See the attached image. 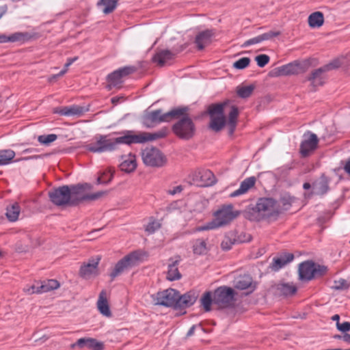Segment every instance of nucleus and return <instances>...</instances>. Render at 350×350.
<instances>
[{"label": "nucleus", "instance_id": "f257e3e1", "mask_svg": "<svg viewBox=\"0 0 350 350\" xmlns=\"http://www.w3.org/2000/svg\"><path fill=\"white\" fill-rule=\"evenodd\" d=\"M122 136L111 138L109 135H99L96 141L87 145V150L94 153L112 152L117 150L120 145L133 144H143L146 142L154 141L164 138L168 133L167 128H163L155 133L135 132L127 130L122 133Z\"/></svg>", "mask_w": 350, "mask_h": 350}, {"label": "nucleus", "instance_id": "f03ea898", "mask_svg": "<svg viewBox=\"0 0 350 350\" xmlns=\"http://www.w3.org/2000/svg\"><path fill=\"white\" fill-rule=\"evenodd\" d=\"M208 111L211 118L209 126L215 131H219L224 128L226 123L224 113H228L229 134L231 135L234 133L239 114L236 105H232L230 100H226L221 103L211 105Z\"/></svg>", "mask_w": 350, "mask_h": 350}, {"label": "nucleus", "instance_id": "7ed1b4c3", "mask_svg": "<svg viewBox=\"0 0 350 350\" xmlns=\"http://www.w3.org/2000/svg\"><path fill=\"white\" fill-rule=\"evenodd\" d=\"M188 109V107L183 106L172 109L165 113H162L161 109L147 111L142 117V123L148 128H152L159 123L170 122L176 117H179L180 115L185 113Z\"/></svg>", "mask_w": 350, "mask_h": 350}, {"label": "nucleus", "instance_id": "20e7f679", "mask_svg": "<svg viewBox=\"0 0 350 350\" xmlns=\"http://www.w3.org/2000/svg\"><path fill=\"white\" fill-rule=\"evenodd\" d=\"M85 188H90V185H64L52 189L49 192L50 200L56 206H64L71 204L72 195L78 193L80 190Z\"/></svg>", "mask_w": 350, "mask_h": 350}, {"label": "nucleus", "instance_id": "39448f33", "mask_svg": "<svg viewBox=\"0 0 350 350\" xmlns=\"http://www.w3.org/2000/svg\"><path fill=\"white\" fill-rule=\"evenodd\" d=\"M188 111L185 113L176 117L178 119L172 126L174 133L182 139L189 140L191 139L196 133V126L191 118L188 115Z\"/></svg>", "mask_w": 350, "mask_h": 350}, {"label": "nucleus", "instance_id": "423d86ee", "mask_svg": "<svg viewBox=\"0 0 350 350\" xmlns=\"http://www.w3.org/2000/svg\"><path fill=\"white\" fill-rule=\"evenodd\" d=\"M233 206L228 205L223 206L215 214V219L202 227V230H210L224 226L229 224L238 215V213L233 211Z\"/></svg>", "mask_w": 350, "mask_h": 350}, {"label": "nucleus", "instance_id": "0eeeda50", "mask_svg": "<svg viewBox=\"0 0 350 350\" xmlns=\"http://www.w3.org/2000/svg\"><path fill=\"white\" fill-rule=\"evenodd\" d=\"M140 258L138 252H133L118 261L109 273L111 280L137 265Z\"/></svg>", "mask_w": 350, "mask_h": 350}, {"label": "nucleus", "instance_id": "6e6552de", "mask_svg": "<svg viewBox=\"0 0 350 350\" xmlns=\"http://www.w3.org/2000/svg\"><path fill=\"white\" fill-rule=\"evenodd\" d=\"M144 163L150 167H161L167 163L166 157L156 147H146L142 151Z\"/></svg>", "mask_w": 350, "mask_h": 350}, {"label": "nucleus", "instance_id": "1a4fd4ad", "mask_svg": "<svg viewBox=\"0 0 350 350\" xmlns=\"http://www.w3.org/2000/svg\"><path fill=\"white\" fill-rule=\"evenodd\" d=\"M327 271L326 267L306 261L299 266V275L301 280H310L314 277L323 275Z\"/></svg>", "mask_w": 350, "mask_h": 350}, {"label": "nucleus", "instance_id": "9d476101", "mask_svg": "<svg viewBox=\"0 0 350 350\" xmlns=\"http://www.w3.org/2000/svg\"><path fill=\"white\" fill-rule=\"evenodd\" d=\"M255 210L262 218L276 216L280 213L277 202L273 198H260L256 205Z\"/></svg>", "mask_w": 350, "mask_h": 350}, {"label": "nucleus", "instance_id": "9b49d317", "mask_svg": "<svg viewBox=\"0 0 350 350\" xmlns=\"http://www.w3.org/2000/svg\"><path fill=\"white\" fill-rule=\"evenodd\" d=\"M234 291L226 286L217 288L213 293V303L220 308H227L233 304Z\"/></svg>", "mask_w": 350, "mask_h": 350}, {"label": "nucleus", "instance_id": "f8f14e48", "mask_svg": "<svg viewBox=\"0 0 350 350\" xmlns=\"http://www.w3.org/2000/svg\"><path fill=\"white\" fill-rule=\"evenodd\" d=\"M153 300L156 305L173 307L176 309L178 291L173 288H168L158 292L152 295Z\"/></svg>", "mask_w": 350, "mask_h": 350}, {"label": "nucleus", "instance_id": "ddd939ff", "mask_svg": "<svg viewBox=\"0 0 350 350\" xmlns=\"http://www.w3.org/2000/svg\"><path fill=\"white\" fill-rule=\"evenodd\" d=\"M309 67L308 62H293L288 64L280 66L276 68V73L278 76H288L299 75L305 72Z\"/></svg>", "mask_w": 350, "mask_h": 350}, {"label": "nucleus", "instance_id": "4468645a", "mask_svg": "<svg viewBox=\"0 0 350 350\" xmlns=\"http://www.w3.org/2000/svg\"><path fill=\"white\" fill-rule=\"evenodd\" d=\"M319 139L316 134L308 131L304 135V139L300 144V154L302 157H308L317 148Z\"/></svg>", "mask_w": 350, "mask_h": 350}, {"label": "nucleus", "instance_id": "2eb2a0df", "mask_svg": "<svg viewBox=\"0 0 350 350\" xmlns=\"http://www.w3.org/2000/svg\"><path fill=\"white\" fill-rule=\"evenodd\" d=\"M100 260V257L92 258L90 261L83 265L79 271V275L84 279H90L99 274L98 265Z\"/></svg>", "mask_w": 350, "mask_h": 350}, {"label": "nucleus", "instance_id": "dca6fc26", "mask_svg": "<svg viewBox=\"0 0 350 350\" xmlns=\"http://www.w3.org/2000/svg\"><path fill=\"white\" fill-rule=\"evenodd\" d=\"M234 288L239 290H247V294L252 293L256 288V284L249 275H239L233 281Z\"/></svg>", "mask_w": 350, "mask_h": 350}, {"label": "nucleus", "instance_id": "f3484780", "mask_svg": "<svg viewBox=\"0 0 350 350\" xmlns=\"http://www.w3.org/2000/svg\"><path fill=\"white\" fill-rule=\"evenodd\" d=\"M185 47L182 46L178 51H170L167 49L157 50L154 55L152 57V61L159 66H163L170 60L173 59L176 55L182 51Z\"/></svg>", "mask_w": 350, "mask_h": 350}, {"label": "nucleus", "instance_id": "a211bd4d", "mask_svg": "<svg viewBox=\"0 0 350 350\" xmlns=\"http://www.w3.org/2000/svg\"><path fill=\"white\" fill-rule=\"evenodd\" d=\"M297 287L290 283H278L272 285L270 288L271 292L276 296H291L297 292Z\"/></svg>", "mask_w": 350, "mask_h": 350}, {"label": "nucleus", "instance_id": "6ab92c4d", "mask_svg": "<svg viewBox=\"0 0 350 350\" xmlns=\"http://www.w3.org/2000/svg\"><path fill=\"white\" fill-rule=\"evenodd\" d=\"M194 180L202 187L211 186L216 183L215 175L208 170H200L196 172Z\"/></svg>", "mask_w": 350, "mask_h": 350}, {"label": "nucleus", "instance_id": "aec40b11", "mask_svg": "<svg viewBox=\"0 0 350 350\" xmlns=\"http://www.w3.org/2000/svg\"><path fill=\"white\" fill-rule=\"evenodd\" d=\"M196 299L197 296L194 292L189 291L183 295H180L178 291L176 309L189 307L196 302Z\"/></svg>", "mask_w": 350, "mask_h": 350}, {"label": "nucleus", "instance_id": "412c9836", "mask_svg": "<svg viewBox=\"0 0 350 350\" xmlns=\"http://www.w3.org/2000/svg\"><path fill=\"white\" fill-rule=\"evenodd\" d=\"M84 112L83 107L78 105H71L63 107L55 108L54 113L66 116H80Z\"/></svg>", "mask_w": 350, "mask_h": 350}, {"label": "nucleus", "instance_id": "4be33fe9", "mask_svg": "<svg viewBox=\"0 0 350 350\" xmlns=\"http://www.w3.org/2000/svg\"><path fill=\"white\" fill-rule=\"evenodd\" d=\"M214 33L212 30H205L200 32L196 37L195 43L199 50H202L206 46L211 42V38Z\"/></svg>", "mask_w": 350, "mask_h": 350}, {"label": "nucleus", "instance_id": "5701e85b", "mask_svg": "<svg viewBox=\"0 0 350 350\" xmlns=\"http://www.w3.org/2000/svg\"><path fill=\"white\" fill-rule=\"evenodd\" d=\"M255 183V177L251 176L245 178L243 181L241 182L239 188L231 193L230 196L232 198H235L247 193L250 189L254 186Z\"/></svg>", "mask_w": 350, "mask_h": 350}, {"label": "nucleus", "instance_id": "b1692460", "mask_svg": "<svg viewBox=\"0 0 350 350\" xmlns=\"http://www.w3.org/2000/svg\"><path fill=\"white\" fill-rule=\"evenodd\" d=\"M97 307L99 312L104 316L109 317L111 316V313L109 309L107 293L105 290H103L98 297V299L97 301Z\"/></svg>", "mask_w": 350, "mask_h": 350}, {"label": "nucleus", "instance_id": "393cba45", "mask_svg": "<svg viewBox=\"0 0 350 350\" xmlns=\"http://www.w3.org/2000/svg\"><path fill=\"white\" fill-rule=\"evenodd\" d=\"M327 68L321 67L314 70L311 75L307 77V80L311 82L312 85L319 86L324 83V74Z\"/></svg>", "mask_w": 350, "mask_h": 350}, {"label": "nucleus", "instance_id": "a878e982", "mask_svg": "<svg viewBox=\"0 0 350 350\" xmlns=\"http://www.w3.org/2000/svg\"><path fill=\"white\" fill-rule=\"evenodd\" d=\"M294 258V256L292 254L288 253L283 256L273 259L272 263L269 267L271 270L277 271L286 265L287 263L292 261Z\"/></svg>", "mask_w": 350, "mask_h": 350}, {"label": "nucleus", "instance_id": "bb28decb", "mask_svg": "<svg viewBox=\"0 0 350 350\" xmlns=\"http://www.w3.org/2000/svg\"><path fill=\"white\" fill-rule=\"evenodd\" d=\"M328 184L329 180L324 174H323L318 180L314 182L312 188L317 194L323 195L329 189Z\"/></svg>", "mask_w": 350, "mask_h": 350}, {"label": "nucleus", "instance_id": "cd10ccee", "mask_svg": "<svg viewBox=\"0 0 350 350\" xmlns=\"http://www.w3.org/2000/svg\"><path fill=\"white\" fill-rule=\"evenodd\" d=\"M137 167L135 157L130 154L125 159H124L120 164V168L122 171L126 173L133 172Z\"/></svg>", "mask_w": 350, "mask_h": 350}, {"label": "nucleus", "instance_id": "c85d7f7f", "mask_svg": "<svg viewBox=\"0 0 350 350\" xmlns=\"http://www.w3.org/2000/svg\"><path fill=\"white\" fill-rule=\"evenodd\" d=\"M170 260H172V262L168 265L167 279L170 281L179 280L181 278V274L178 269L179 260H173L170 259Z\"/></svg>", "mask_w": 350, "mask_h": 350}, {"label": "nucleus", "instance_id": "c756f323", "mask_svg": "<svg viewBox=\"0 0 350 350\" xmlns=\"http://www.w3.org/2000/svg\"><path fill=\"white\" fill-rule=\"evenodd\" d=\"M308 21L310 27H320L323 25L324 23L323 14L319 11L314 12L308 16Z\"/></svg>", "mask_w": 350, "mask_h": 350}, {"label": "nucleus", "instance_id": "7c9ffc66", "mask_svg": "<svg viewBox=\"0 0 350 350\" xmlns=\"http://www.w3.org/2000/svg\"><path fill=\"white\" fill-rule=\"evenodd\" d=\"M295 200V198L291 196L288 193L283 194L280 197V200L277 202L278 206L280 208V213L282 211L288 210Z\"/></svg>", "mask_w": 350, "mask_h": 350}, {"label": "nucleus", "instance_id": "2f4dec72", "mask_svg": "<svg viewBox=\"0 0 350 350\" xmlns=\"http://www.w3.org/2000/svg\"><path fill=\"white\" fill-rule=\"evenodd\" d=\"M21 208L18 203L15 202L6 208L5 215L10 221H16L19 216Z\"/></svg>", "mask_w": 350, "mask_h": 350}, {"label": "nucleus", "instance_id": "473e14b6", "mask_svg": "<svg viewBox=\"0 0 350 350\" xmlns=\"http://www.w3.org/2000/svg\"><path fill=\"white\" fill-rule=\"evenodd\" d=\"M96 5L98 7H103V13L108 14L111 13L116 8L118 0H100Z\"/></svg>", "mask_w": 350, "mask_h": 350}, {"label": "nucleus", "instance_id": "72a5a7b5", "mask_svg": "<svg viewBox=\"0 0 350 350\" xmlns=\"http://www.w3.org/2000/svg\"><path fill=\"white\" fill-rule=\"evenodd\" d=\"M208 251L207 243L202 239H198L194 241L193 243V252L196 255L205 254Z\"/></svg>", "mask_w": 350, "mask_h": 350}, {"label": "nucleus", "instance_id": "f704fd0d", "mask_svg": "<svg viewBox=\"0 0 350 350\" xmlns=\"http://www.w3.org/2000/svg\"><path fill=\"white\" fill-rule=\"evenodd\" d=\"M15 157V152L11 149L0 150V165L9 164Z\"/></svg>", "mask_w": 350, "mask_h": 350}, {"label": "nucleus", "instance_id": "c9c22d12", "mask_svg": "<svg viewBox=\"0 0 350 350\" xmlns=\"http://www.w3.org/2000/svg\"><path fill=\"white\" fill-rule=\"evenodd\" d=\"M255 86L254 85H240L237 88V94L239 97L241 98H249L253 93Z\"/></svg>", "mask_w": 350, "mask_h": 350}, {"label": "nucleus", "instance_id": "e433bc0d", "mask_svg": "<svg viewBox=\"0 0 350 350\" xmlns=\"http://www.w3.org/2000/svg\"><path fill=\"white\" fill-rule=\"evenodd\" d=\"M59 286V282L55 280H49L40 282V286L42 293H46L52 290L57 289Z\"/></svg>", "mask_w": 350, "mask_h": 350}, {"label": "nucleus", "instance_id": "4c0bfd02", "mask_svg": "<svg viewBox=\"0 0 350 350\" xmlns=\"http://www.w3.org/2000/svg\"><path fill=\"white\" fill-rule=\"evenodd\" d=\"M108 82L109 83L110 88L111 86L115 87L122 83V78L120 76L118 70H116L113 71L112 73L108 75L107 77Z\"/></svg>", "mask_w": 350, "mask_h": 350}, {"label": "nucleus", "instance_id": "58836bf2", "mask_svg": "<svg viewBox=\"0 0 350 350\" xmlns=\"http://www.w3.org/2000/svg\"><path fill=\"white\" fill-rule=\"evenodd\" d=\"M202 306L206 312L211 310V306L213 302V297L212 298L211 292H206L200 299Z\"/></svg>", "mask_w": 350, "mask_h": 350}, {"label": "nucleus", "instance_id": "ea45409f", "mask_svg": "<svg viewBox=\"0 0 350 350\" xmlns=\"http://www.w3.org/2000/svg\"><path fill=\"white\" fill-rule=\"evenodd\" d=\"M107 194V191H98L94 193L83 195L81 198V201H94L97 200Z\"/></svg>", "mask_w": 350, "mask_h": 350}, {"label": "nucleus", "instance_id": "a19ab883", "mask_svg": "<svg viewBox=\"0 0 350 350\" xmlns=\"http://www.w3.org/2000/svg\"><path fill=\"white\" fill-rule=\"evenodd\" d=\"M40 282H37L32 285H27L23 288V291L27 295H32L34 293H42V291H40L41 288H40Z\"/></svg>", "mask_w": 350, "mask_h": 350}, {"label": "nucleus", "instance_id": "79ce46f5", "mask_svg": "<svg viewBox=\"0 0 350 350\" xmlns=\"http://www.w3.org/2000/svg\"><path fill=\"white\" fill-rule=\"evenodd\" d=\"M28 37L27 33H22V32H16L14 33L10 36H7L8 42H14L18 41H24L27 40Z\"/></svg>", "mask_w": 350, "mask_h": 350}, {"label": "nucleus", "instance_id": "37998d69", "mask_svg": "<svg viewBox=\"0 0 350 350\" xmlns=\"http://www.w3.org/2000/svg\"><path fill=\"white\" fill-rule=\"evenodd\" d=\"M57 138V135L55 134H49L47 135H40L38 137V141L44 145H49L51 142L55 141Z\"/></svg>", "mask_w": 350, "mask_h": 350}, {"label": "nucleus", "instance_id": "c03bdc74", "mask_svg": "<svg viewBox=\"0 0 350 350\" xmlns=\"http://www.w3.org/2000/svg\"><path fill=\"white\" fill-rule=\"evenodd\" d=\"M113 178V173L110 171L104 172L98 178V184H107Z\"/></svg>", "mask_w": 350, "mask_h": 350}, {"label": "nucleus", "instance_id": "a18cd8bd", "mask_svg": "<svg viewBox=\"0 0 350 350\" xmlns=\"http://www.w3.org/2000/svg\"><path fill=\"white\" fill-rule=\"evenodd\" d=\"M250 63V59L249 57H242L239 60L236 61L233 64V67L237 69H244L249 66Z\"/></svg>", "mask_w": 350, "mask_h": 350}, {"label": "nucleus", "instance_id": "49530a36", "mask_svg": "<svg viewBox=\"0 0 350 350\" xmlns=\"http://www.w3.org/2000/svg\"><path fill=\"white\" fill-rule=\"evenodd\" d=\"M118 70L120 77L122 79L124 77L128 76L135 72L136 68L134 66H125L118 69Z\"/></svg>", "mask_w": 350, "mask_h": 350}, {"label": "nucleus", "instance_id": "de8ad7c7", "mask_svg": "<svg viewBox=\"0 0 350 350\" xmlns=\"http://www.w3.org/2000/svg\"><path fill=\"white\" fill-rule=\"evenodd\" d=\"M255 59L258 66L262 68L269 63L270 58L267 55L262 54L256 56Z\"/></svg>", "mask_w": 350, "mask_h": 350}, {"label": "nucleus", "instance_id": "09e8293b", "mask_svg": "<svg viewBox=\"0 0 350 350\" xmlns=\"http://www.w3.org/2000/svg\"><path fill=\"white\" fill-rule=\"evenodd\" d=\"M161 227V224L159 221L154 220L148 224L146 227V231L149 234L154 233L157 230L159 229Z\"/></svg>", "mask_w": 350, "mask_h": 350}, {"label": "nucleus", "instance_id": "8fccbe9b", "mask_svg": "<svg viewBox=\"0 0 350 350\" xmlns=\"http://www.w3.org/2000/svg\"><path fill=\"white\" fill-rule=\"evenodd\" d=\"M280 35V31H269L268 32H266L265 33H262L260 35L262 42L272 40L274 37L278 36Z\"/></svg>", "mask_w": 350, "mask_h": 350}, {"label": "nucleus", "instance_id": "3c124183", "mask_svg": "<svg viewBox=\"0 0 350 350\" xmlns=\"http://www.w3.org/2000/svg\"><path fill=\"white\" fill-rule=\"evenodd\" d=\"M88 347L93 350H103V344L96 339L90 338Z\"/></svg>", "mask_w": 350, "mask_h": 350}, {"label": "nucleus", "instance_id": "603ef678", "mask_svg": "<svg viewBox=\"0 0 350 350\" xmlns=\"http://www.w3.org/2000/svg\"><path fill=\"white\" fill-rule=\"evenodd\" d=\"M349 285L347 281L344 279H340L339 280L334 281V285L333 286V288L336 290H342L348 288Z\"/></svg>", "mask_w": 350, "mask_h": 350}, {"label": "nucleus", "instance_id": "864d4df0", "mask_svg": "<svg viewBox=\"0 0 350 350\" xmlns=\"http://www.w3.org/2000/svg\"><path fill=\"white\" fill-rule=\"evenodd\" d=\"M262 42V39L260 35L252 38L251 39H249L246 40L243 44L242 47H247L250 45L256 44Z\"/></svg>", "mask_w": 350, "mask_h": 350}, {"label": "nucleus", "instance_id": "5fc2aeb1", "mask_svg": "<svg viewBox=\"0 0 350 350\" xmlns=\"http://www.w3.org/2000/svg\"><path fill=\"white\" fill-rule=\"evenodd\" d=\"M342 61L339 59H337L330 62L329 64L324 66V68H327L326 71H329L332 69L339 68L340 66H342Z\"/></svg>", "mask_w": 350, "mask_h": 350}, {"label": "nucleus", "instance_id": "6e6d98bb", "mask_svg": "<svg viewBox=\"0 0 350 350\" xmlns=\"http://www.w3.org/2000/svg\"><path fill=\"white\" fill-rule=\"evenodd\" d=\"M90 338H79L77 342L76 343L73 344L72 345V347H79L80 348H83V347H88V344L90 342Z\"/></svg>", "mask_w": 350, "mask_h": 350}, {"label": "nucleus", "instance_id": "4d7b16f0", "mask_svg": "<svg viewBox=\"0 0 350 350\" xmlns=\"http://www.w3.org/2000/svg\"><path fill=\"white\" fill-rule=\"evenodd\" d=\"M337 329L342 332L350 331V322L336 323Z\"/></svg>", "mask_w": 350, "mask_h": 350}, {"label": "nucleus", "instance_id": "13d9d810", "mask_svg": "<svg viewBox=\"0 0 350 350\" xmlns=\"http://www.w3.org/2000/svg\"><path fill=\"white\" fill-rule=\"evenodd\" d=\"M234 241H232L228 237H225L221 243V247L224 250H229L232 247Z\"/></svg>", "mask_w": 350, "mask_h": 350}, {"label": "nucleus", "instance_id": "bf43d9fd", "mask_svg": "<svg viewBox=\"0 0 350 350\" xmlns=\"http://www.w3.org/2000/svg\"><path fill=\"white\" fill-rule=\"evenodd\" d=\"M183 190V187L182 185H178L176 187H174L172 189H170L167 191V193L169 195L174 196L177 193H180Z\"/></svg>", "mask_w": 350, "mask_h": 350}, {"label": "nucleus", "instance_id": "052dcab7", "mask_svg": "<svg viewBox=\"0 0 350 350\" xmlns=\"http://www.w3.org/2000/svg\"><path fill=\"white\" fill-rule=\"evenodd\" d=\"M344 170L349 175H350V157L346 161V163L344 166Z\"/></svg>", "mask_w": 350, "mask_h": 350}, {"label": "nucleus", "instance_id": "680f3d73", "mask_svg": "<svg viewBox=\"0 0 350 350\" xmlns=\"http://www.w3.org/2000/svg\"><path fill=\"white\" fill-rule=\"evenodd\" d=\"M78 59L77 57H75L73 58H69L67 60V62L65 64V68H68L74 62H75Z\"/></svg>", "mask_w": 350, "mask_h": 350}, {"label": "nucleus", "instance_id": "e2e57ef3", "mask_svg": "<svg viewBox=\"0 0 350 350\" xmlns=\"http://www.w3.org/2000/svg\"><path fill=\"white\" fill-rule=\"evenodd\" d=\"M122 99H123V97L115 96L111 98V103L113 105H117Z\"/></svg>", "mask_w": 350, "mask_h": 350}, {"label": "nucleus", "instance_id": "0e129e2a", "mask_svg": "<svg viewBox=\"0 0 350 350\" xmlns=\"http://www.w3.org/2000/svg\"><path fill=\"white\" fill-rule=\"evenodd\" d=\"M342 339L347 343L350 344V334H345Z\"/></svg>", "mask_w": 350, "mask_h": 350}, {"label": "nucleus", "instance_id": "69168bd1", "mask_svg": "<svg viewBox=\"0 0 350 350\" xmlns=\"http://www.w3.org/2000/svg\"><path fill=\"white\" fill-rule=\"evenodd\" d=\"M196 327V325H193V326H191L190 327V329H189L188 332L187 333V337H189V336H192L194 334V331H195Z\"/></svg>", "mask_w": 350, "mask_h": 350}, {"label": "nucleus", "instance_id": "338daca9", "mask_svg": "<svg viewBox=\"0 0 350 350\" xmlns=\"http://www.w3.org/2000/svg\"><path fill=\"white\" fill-rule=\"evenodd\" d=\"M8 42L7 36L4 34H0V43Z\"/></svg>", "mask_w": 350, "mask_h": 350}, {"label": "nucleus", "instance_id": "774afa93", "mask_svg": "<svg viewBox=\"0 0 350 350\" xmlns=\"http://www.w3.org/2000/svg\"><path fill=\"white\" fill-rule=\"evenodd\" d=\"M332 320L336 321V323H340V316L338 314H334V316H332Z\"/></svg>", "mask_w": 350, "mask_h": 350}]
</instances>
